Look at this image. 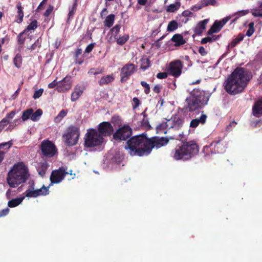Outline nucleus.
Here are the masks:
<instances>
[{
	"mask_svg": "<svg viewBox=\"0 0 262 262\" xmlns=\"http://www.w3.org/2000/svg\"><path fill=\"white\" fill-rule=\"evenodd\" d=\"M251 74L244 68H237L228 77L224 82L226 92L232 95H235L243 92L250 80Z\"/></svg>",
	"mask_w": 262,
	"mask_h": 262,
	"instance_id": "f257e3e1",
	"label": "nucleus"
},
{
	"mask_svg": "<svg viewBox=\"0 0 262 262\" xmlns=\"http://www.w3.org/2000/svg\"><path fill=\"white\" fill-rule=\"evenodd\" d=\"M150 139L143 135L135 136L126 142L125 149L132 156H147L151 152Z\"/></svg>",
	"mask_w": 262,
	"mask_h": 262,
	"instance_id": "f03ea898",
	"label": "nucleus"
},
{
	"mask_svg": "<svg viewBox=\"0 0 262 262\" xmlns=\"http://www.w3.org/2000/svg\"><path fill=\"white\" fill-rule=\"evenodd\" d=\"M209 96L205 91L194 89L185 100V109L190 112L200 111L208 103Z\"/></svg>",
	"mask_w": 262,
	"mask_h": 262,
	"instance_id": "7ed1b4c3",
	"label": "nucleus"
},
{
	"mask_svg": "<svg viewBox=\"0 0 262 262\" xmlns=\"http://www.w3.org/2000/svg\"><path fill=\"white\" fill-rule=\"evenodd\" d=\"M199 146L193 141L182 142L178 144L171 152L176 160H188L199 152Z\"/></svg>",
	"mask_w": 262,
	"mask_h": 262,
	"instance_id": "20e7f679",
	"label": "nucleus"
},
{
	"mask_svg": "<svg viewBox=\"0 0 262 262\" xmlns=\"http://www.w3.org/2000/svg\"><path fill=\"white\" fill-rule=\"evenodd\" d=\"M29 176L27 166L23 162H19L15 164L9 171L7 181L10 187L16 188L25 182Z\"/></svg>",
	"mask_w": 262,
	"mask_h": 262,
	"instance_id": "39448f33",
	"label": "nucleus"
},
{
	"mask_svg": "<svg viewBox=\"0 0 262 262\" xmlns=\"http://www.w3.org/2000/svg\"><path fill=\"white\" fill-rule=\"evenodd\" d=\"M104 142V138L96 129H87L84 137V145L87 147H94L101 145Z\"/></svg>",
	"mask_w": 262,
	"mask_h": 262,
	"instance_id": "423d86ee",
	"label": "nucleus"
},
{
	"mask_svg": "<svg viewBox=\"0 0 262 262\" xmlns=\"http://www.w3.org/2000/svg\"><path fill=\"white\" fill-rule=\"evenodd\" d=\"M79 137V128L75 126H70L63 135L62 139L66 145L72 146L77 144Z\"/></svg>",
	"mask_w": 262,
	"mask_h": 262,
	"instance_id": "0eeeda50",
	"label": "nucleus"
},
{
	"mask_svg": "<svg viewBox=\"0 0 262 262\" xmlns=\"http://www.w3.org/2000/svg\"><path fill=\"white\" fill-rule=\"evenodd\" d=\"M223 138L218 137L209 146H205L203 148V152L205 156L210 154H220L224 151L225 146L222 143Z\"/></svg>",
	"mask_w": 262,
	"mask_h": 262,
	"instance_id": "6e6552de",
	"label": "nucleus"
},
{
	"mask_svg": "<svg viewBox=\"0 0 262 262\" xmlns=\"http://www.w3.org/2000/svg\"><path fill=\"white\" fill-rule=\"evenodd\" d=\"M68 173L69 172L67 167L66 166H62L58 169L53 170L50 176L51 184L50 186L53 184H58L61 182Z\"/></svg>",
	"mask_w": 262,
	"mask_h": 262,
	"instance_id": "1a4fd4ad",
	"label": "nucleus"
},
{
	"mask_svg": "<svg viewBox=\"0 0 262 262\" xmlns=\"http://www.w3.org/2000/svg\"><path fill=\"white\" fill-rule=\"evenodd\" d=\"M137 67L133 63H128L125 64L120 70V81L121 82L126 81L136 71Z\"/></svg>",
	"mask_w": 262,
	"mask_h": 262,
	"instance_id": "9d476101",
	"label": "nucleus"
},
{
	"mask_svg": "<svg viewBox=\"0 0 262 262\" xmlns=\"http://www.w3.org/2000/svg\"><path fill=\"white\" fill-rule=\"evenodd\" d=\"M41 150L42 154L47 157H52L56 152L55 145L49 140L43 141L41 143Z\"/></svg>",
	"mask_w": 262,
	"mask_h": 262,
	"instance_id": "9b49d317",
	"label": "nucleus"
},
{
	"mask_svg": "<svg viewBox=\"0 0 262 262\" xmlns=\"http://www.w3.org/2000/svg\"><path fill=\"white\" fill-rule=\"evenodd\" d=\"M132 128L127 125H124L119 128L113 135L115 140H126L132 135Z\"/></svg>",
	"mask_w": 262,
	"mask_h": 262,
	"instance_id": "f8f14e48",
	"label": "nucleus"
},
{
	"mask_svg": "<svg viewBox=\"0 0 262 262\" xmlns=\"http://www.w3.org/2000/svg\"><path fill=\"white\" fill-rule=\"evenodd\" d=\"M194 119H192L190 123V127L195 128L199 124H204L206 121L207 116L203 111L195 112L194 117Z\"/></svg>",
	"mask_w": 262,
	"mask_h": 262,
	"instance_id": "ddd939ff",
	"label": "nucleus"
},
{
	"mask_svg": "<svg viewBox=\"0 0 262 262\" xmlns=\"http://www.w3.org/2000/svg\"><path fill=\"white\" fill-rule=\"evenodd\" d=\"M184 122V119L178 115H174L168 120L169 128L174 130L180 129L183 126Z\"/></svg>",
	"mask_w": 262,
	"mask_h": 262,
	"instance_id": "4468645a",
	"label": "nucleus"
},
{
	"mask_svg": "<svg viewBox=\"0 0 262 262\" xmlns=\"http://www.w3.org/2000/svg\"><path fill=\"white\" fill-rule=\"evenodd\" d=\"M72 85V80L71 76H67L62 80L58 81L56 90L59 92L64 93L71 89Z\"/></svg>",
	"mask_w": 262,
	"mask_h": 262,
	"instance_id": "2eb2a0df",
	"label": "nucleus"
},
{
	"mask_svg": "<svg viewBox=\"0 0 262 262\" xmlns=\"http://www.w3.org/2000/svg\"><path fill=\"white\" fill-rule=\"evenodd\" d=\"M182 67L181 61L175 60L170 63L168 71L171 75L177 77L181 74Z\"/></svg>",
	"mask_w": 262,
	"mask_h": 262,
	"instance_id": "dca6fc26",
	"label": "nucleus"
},
{
	"mask_svg": "<svg viewBox=\"0 0 262 262\" xmlns=\"http://www.w3.org/2000/svg\"><path fill=\"white\" fill-rule=\"evenodd\" d=\"M98 132L103 137L110 135L113 132V127L108 122H103L98 126Z\"/></svg>",
	"mask_w": 262,
	"mask_h": 262,
	"instance_id": "f3484780",
	"label": "nucleus"
},
{
	"mask_svg": "<svg viewBox=\"0 0 262 262\" xmlns=\"http://www.w3.org/2000/svg\"><path fill=\"white\" fill-rule=\"evenodd\" d=\"M146 110L147 108L141 114L137 115L134 119V121H135L136 120H139L140 122L139 125L145 129H149L151 126L149 124L147 116L145 113Z\"/></svg>",
	"mask_w": 262,
	"mask_h": 262,
	"instance_id": "a211bd4d",
	"label": "nucleus"
},
{
	"mask_svg": "<svg viewBox=\"0 0 262 262\" xmlns=\"http://www.w3.org/2000/svg\"><path fill=\"white\" fill-rule=\"evenodd\" d=\"M168 140L164 137L161 138H155L153 139H150V143L151 146V151L154 147L159 148L167 144Z\"/></svg>",
	"mask_w": 262,
	"mask_h": 262,
	"instance_id": "6ab92c4d",
	"label": "nucleus"
},
{
	"mask_svg": "<svg viewBox=\"0 0 262 262\" xmlns=\"http://www.w3.org/2000/svg\"><path fill=\"white\" fill-rule=\"evenodd\" d=\"M84 91V88L82 85L77 84L74 89V91L71 94V101L72 102L76 101L82 94Z\"/></svg>",
	"mask_w": 262,
	"mask_h": 262,
	"instance_id": "aec40b11",
	"label": "nucleus"
},
{
	"mask_svg": "<svg viewBox=\"0 0 262 262\" xmlns=\"http://www.w3.org/2000/svg\"><path fill=\"white\" fill-rule=\"evenodd\" d=\"M28 187L27 189L25 191V195L24 196H25V198L26 197L36 198L34 182L32 180L30 181L28 183Z\"/></svg>",
	"mask_w": 262,
	"mask_h": 262,
	"instance_id": "412c9836",
	"label": "nucleus"
},
{
	"mask_svg": "<svg viewBox=\"0 0 262 262\" xmlns=\"http://www.w3.org/2000/svg\"><path fill=\"white\" fill-rule=\"evenodd\" d=\"M36 167L38 174L41 177H43L45 175L46 171L49 167V164L47 162L43 161L37 163Z\"/></svg>",
	"mask_w": 262,
	"mask_h": 262,
	"instance_id": "4be33fe9",
	"label": "nucleus"
},
{
	"mask_svg": "<svg viewBox=\"0 0 262 262\" xmlns=\"http://www.w3.org/2000/svg\"><path fill=\"white\" fill-rule=\"evenodd\" d=\"M252 113L254 116L259 117L262 115V99L258 100L252 108Z\"/></svg>",
	"mask_w": 262,
	"mask_h": 262,
	"instance_id": "5701e85b",
	"label": "nucleus"
},
{
	"mask_svg": "<svg viewBox=\"0 0 262 262\" xmlns=\"http://www.w3.org/2000/svg\"><path fill=\"white\" fill-rule=\"evenodd\" d=\"M209 21L208 19H204L199 22L194 29V33L197 35H200L206 28V25Z\"/></svg>",
	"mask_w": 262,
	"mask_h": 262,
	"instance_id": "b1692460",
	"label": "nucleus"
},
{
	"mask_svg": "<svg viewBox=\"0 0 262 262\" xmlns=\"http://www.w3.org/2000/svg\"><path fill=\"white\" fill-rule=\"evenodd\" d=\"M123 159V156L122 154L119 151H116L114 154L113 155V157L111 158L112 162L117 165H120Z\"/></svg>",
	"mask_w": 262,
	"mask_h": 262,
	"instance_id": "393cba45",
	"label": "nucleus"
},
{
	"mask_svg": "<svg viewBox=\"0 0 262 262\" xmlns=\"http://www.w3.org/2000/svg\"><path fill=\"white\" fill-rule=\"evenodd\" d=\"M25 196H20L17 198L10 200L8 202V206L9 207L13 208L18 206L24 200Z\"/></svg>",
	"mask_w": 262,
	"mask_h": 262,
	"instance_id": "a878e982",
	"label": "nucleus"
},
{
	"mask_svg": "<svg viewBox=\"0 0 262 262\" xmlns=\"http://www.w3.org/2000/svg\"><path fill=\"white\" fill-rule=\"evenodd\" d=\"M181 3L179 0H176L174 4H171L167 6L166 10L167 12H174L177 11L180 7Z\"/></svg>",
	"mask_w": 262,
	"mask_h": 262,
	"instance_id": "bb28decb",
	"label": "nucleus"
},
{
	"mask_svg": "<svg viewBox=\"0 0 262 262\" xmlns=\"http://www.w3.org/2000/svg\"><path fill=\"white\" fill-rule=\"evenodd\" d=\"M50 185L48 187H45L43 185L40 188H35V192L36 195V198L39 196H44L49 194Z\"/></svg>",
	"mask_w": 262,
	"mask_h": 262,
	"instance_id": "cd10ccee",
	"label": "nucleus"
},
{
	"mask_svg": "<svg viewBox=\"0 0 262 262\" xmlns=\"http://www.w3.org/2000/svg\"><path fill=\"white\" fill-rule=\"evenodd\" d=\"M77 7V0H74V3L72 6L69 7L68 22L73 18V16L76 12Z\"/></svg>",
	"mask_w": 262,
	"mask_h": 262,
	"instance_id": "c85d7f7f",
	"label": "nucleus"
},
{
	"mask_svg": "<svg viewBox=\"0 0 262 262\" xmlns=\"http://www.w3.org/2000/svg\"><path fill=\"white\" fill-rule=\"evenodd\" d=\"M171 40L176 43V46L182 45L185 43V41L183 36L179 34H174L172 36Z\"/></svg>",
	"mask_w": 262,
	"mask_h": 262,
	"instance_id": "c756f323",
	"label": "nucleus"
},
{
	"mask_svg": "<svg viewBox=\"0 0 262 262\" xmlns=\"http://www.w3.org/2000/svg\"><path fill=\"white\" fill-rule=\"evenodd\" d=\"M114 80V77L113 75H107L106 76L102 77L98 83L100 85H103L104 84H107L112 82H113Z\"/></svg>",
	"mask_w": 262,
	"mask_h": 262,
	"instance_id": "7c9ffc66",
	"label": "nucleus"
},
{
	"mask_svg": "<svg viewBox=\"0 0 262 262\" xmlns=\"http://www.w3.org/2000/svg\"><path fill=\"white\" fill-rule=\"evenodd\" d=\"M167 127H169L168 124V120L166 122H163L157 126L156 129L157 133L166 134L167 131L165 130V129Z\"/></svg>",
	"mask_w": 262,
	"mask_h": 262,
	"instance_id": "2f4dec72",
	"label": "nucleus"
},
{
	"mask_svg": "<svg viewBox=\"0 0 262 262\" xmlns=\"http://www.w3.org/2000/svg\"><path fill=\"white\" fill-rule=\"evenodd\" d=\"M251 13L254 17H262V2L259 3L258 8L252 10Z\"/></svg>",
	"mask_w": 262,
	"mask_h": 262,
	"instance_id": "473e14b6",
	"label": "nucleus"
},
{
	"mask_svg": "<svg viewBox=\"0 0 262 262\" xmlns=\"http://www.w3.org/2000/svg\"><path fill=\"white\" fill-rule=\"evenodd\" d=\"M115 20V15L110 14L105 18L104 24L105 26L110 28L114 24Z\"/></svg>",
	"mask_w": 262,
	"mask_h": 262,
	"instance_id": "72a5a7b5",
	"label": "nucleus"
},
{
	"mask_svg": "<svg viewBox=\"0 0 262 262\" xmlns=\"http://www.w3.org/2000/svg\"><path fill=\"white\" fill-rule=\"evenodd\" d=\"M244 35L239 34L238 36L234 38L228 46V48H232L234 47L240 41L243 40Z\"/></svg>",
	"mask_w": 262,
	"mask_h": 262,
	"instance_id": "f704fd0d",
	"label": "nucleus"
},
{
	"mask_svg": "<svg viewBox=\"0 0 262 262\" xmlns=\"http://www.w3.org/2000/svg\"><path fill=\"white\" fill-rule=\"evenodd\" d=\"M17 19H16V21L18 23H20L23 21V17H24V13L23 11V7L21 6V3H19L17 4Z\"/></svg>",
	"mask_w": 262,
	"mask_h": 262,
	"instance_id": "c9c22d12",
	"label": "nucleus"
},
{
	"mask_svg": "<svg viewBox=\"0 0 262 262\" xmlns=\"http://www.w3.org/2000/svg\"><path fill=\"white\" fill-rule=\"evenodd\" d=\"M249 12H250V11L248 9L241 10V11H238L235 12L233 15H232V16H235V18L232 20V23H234L238 18H239L241 16L246 15V14H248Z\"/></svg>",
	"mask_w": 262,
	"mask_h": 262,
	"instance_id": "e433bc0d",
	"label": "nucleus"
},
{
	"mask_svg": "<svg viewBox=\"0 0 262 262\" xmlns=\"http://www.w3.org/2000/svg\"><path fill=\"white\" fill-rule=\"evenodd\" d=\"M221 24H217L216 25H215V21L213 25L211 27V28L208 30V34L209 35H211L214 33H217L219 32L221 28L223 27L221 26Z\"/></svg>",
	"mask_w": 262,
	"mask_h": 262,
	"instance_id": "4c0bfd02",
	"label": "nucleus"
},
{
	"mask_svg": "<svg viewBox=\"0 0 262 262\" xmlns=\"http://www.w3.org/2000/svg\"><path fill=\"white\" fill-rule=\"evenodd\" d=\"M42 114L41 110L38 109L34 113L31 114V120L33 121H36L39 120Z\"/></svg>",
	"mask_w": 262,
	"mask_h": 262,
	"instance_id": "58836bf2",
	"label": "nucleus"
},
{
	"mask_svg": "<svg viewBox=\"0 0 262 262\" xmlns=\"http://www.w3.org/2000/svg\"><path fill=\"white\" fill-rule=\"evenodd\" d=\"M13 63L15 66L19 68L21 66L22 64V58L21 56L19 54H17L13 59Z\"/></svg>",
	"mask_w": 262,
	"mask_h": 262,
	"instance_id": "ea45409f",
	"label": "nucleus"
},
{
	"mask_svg": "<svg viewBox=\"0 0 262 262\" xmlns=\"http://www.w3.org/2000/svg\"><path fill=\"white\" fill-rule=\"evenodd\" d=\"M32 113L33 110L32 108L28 109L24 111L21 116L23 121H25L29 118L31 119V114H32Z\"/></svg>",
	"mask_w": 262,
	"mask_h": 262,
	"instance_id": "a19ab883",
	"label": "nucleus"
},
{
	"mask_svg": "<svg viewBox=\"0 0 262 262\" xmlns=\"http://www.w3.org/2000/svg\"><path fill=\"white\" fill-rule=\"evenodd\" d=\"M178 27V23L175 20L170 21L167 26V31L169 32H172L176 30Z\"/></svg>",
	"mask_w": 262,
	"mask_h": 262,
	"instance_id": "79ce46f5",
	"label": "nucleus"
},
{
	"mask_svg": "<svg viewBox=\"0 0 262 262\" xmlns=\"http://www.w3.org/2000/svg\"><path fill=\"white\" fill-rule=\"evenodd\" d=\"M129 35L127 34H124L123 36L119 38L116 37L115 39L116 40L118 45L122 46L127 41Z\"/></svg>",
	"mask_w": 262,
	"mask_h": 262,
	"instance_id": "37998d69",
	"label": "nucleus"
},
{
	"mask_svg": "<svg viewBox=\"0 0 262 262\" xmlns=\"http://www.w3.org/2000/svg\"><path fill=\"white\" fill-rule=\"evenodd\" d=\"M37 27V21L36 20H33L24 31V32L27 33L28 31L34 30Z\"/></svg>",
	"mask_w": 262,
	"mask_h": 262,
	"instance_id": "c03bdc74",
	"label": "nucleus"
},
{
	"mask_svg": "<svg viewBox=\"0 0 262 262\" xmlns=\"http://www.w3.org/2000/svg\"><path fill=\"white\" fill-rule=\"evenodd\" d=\"M67 114V111L61 110L58 115L55 118L56 122H59Z\"/></svg>",
	"mask_w": 262,
	"mask_h": 262,
	"instance_id": "a18cd8bd",
	"label": "nucleus"
},
{
	"mask_svg": "<svg viewBox=\"0 0 262 262\" xmlns=\"http://www.w3.org/2000/svg\"><path fill=\"white\" fill-rule=\"evenodd\" d=\"M120 28L121 26L120 25H116L111 30L112 36H113L115 39L117 37V35L119 33Z\"/></svg>",
	"mask_w": 262,
	"mask_h": 262,
	"instance_id": "49530a36",
	"label": "nucleus"
},
{
	"mask_svg": "<svg viewBox=\"0 0 262 262\" xmlns=\"http://www.w3.org/2000/svg\"><path fill=\"white\" fill-rule=\"evenodd\" d=\"M150 66V61L147 58H143L141 59V68L143 70H146Z\"/></svg>",
	"mask_w": 262,
	"mask_h": 262,
	"instance_id": "de8ad7c7",
	"label": "nucleus"
},
{
	"mask_svg": "<svg viewBox=\"0 0 262 262\" xmlns=\"http://www.w3.org/2000/svg\"><path fill=\"white\" fill-rule=\"evenodd\" d=\"M254 26V23L253 22H251L249 24V25H248L249 29L246 32L247 36L250 37L253 34V33L254 32V31H255Z\"/></svg>",
	"mask_w": 262,
	"mask_h": 262,
	"instance_id": "09e8293b",
	"label": "nucleus"
},
{
	"mask_svg": "<svg viewBox=\"0 0 262 262\" xmlns=\"http://www.w3.org/2000/svg\"><path fill=\"white\" fill-rule=\"evenodd\" d=\"M217 39V37H215L214 36H208L205 38H203L201 40V43L202 44H205L207 42H211L213 41H214Z\"/></svg>",
	"mask_w": 262,
	"mask_h": 262,
	"instance_id": "8fccbe9b",
	"label": "nucleus"
},
{
	"mask_svg": "<svg viewBox=\"0 0 262 262\" xmlns=\"http://www.w3.org/2000/svg\"><path fill=\"white\" fill-rule=\"evenodd\" d=\"M103 69L102 68L101 69H95L92 68L88 72V74H93V75H98L101 74L103 72Z\"/></svg>",
	"mask_w": 262,
	"mask_h": 262,
	"instance_id": "3c124183",
	"label": "nucleus"
},
{
	"mask_svg": "<svg viewBox=\"0 0 262 262\" xmlns=\"http://www.w3.org/2000/svg\"><path fill=\"white\" fill-rule=\"evenodd\" d=\"M12 141L0 144V149H8L12 145Z\"/></svg>",
	"mask_w": 262,
	"mask_h": 262,
	"instance_id": "603ef678",
	"label": "nucleus"
},
{
	"mask_svg": "<svg viewBox=\"0 0 262 262\" xmlns=\"http://www.w3.org/2000/svg\"><path fill=\"white\" fill-rule=\"evenodd\" d=\"M232 17L231 16H227L223 19H222L221 21L215 20V25H216L217 24H221V26L223 27L227 23V21Z\"/></svg>",
	"mask_w": 262,
	"mask_h": 262,
	"instance_id": "864d4df0",
	"label": "nucleus"
},
{
	"mask_svg": "<svg viewBox=\"0 0 262 262\" xmlns=\"http://www.w3.org/2000/svg\"><path fill=\"white\" fill-rule=\"evenodd\" d=\"M43 92V89H40L38 90L35 91L34 93V95L33 96V98L34 99L39 98L42 95Z\"/></svg>",
	"mask_w": 262,
	"mask_h": 262,
	"instance_id": "5fc2aeb1",
	"label": "nucleus"
},
{
	"mask_svg": "<svg viewBox=\"0 0 262 262\" xmlns=\"http://www.w3.org/2000/svg\"><path fill=\"white\" fill-rule=\"evenodd\" d=\"M41 46V41L39 38L37 39V40L33 44L30 48H28V49L31 50H34L36 49L37 48H39Z\"/></svg>",
	"mask_w": 262,
	"mask_h": 262,
	"instance_id": "6e6d98bb",
	"label": "nucleus"
},
{
	"mask_svg": "<svg viewBox=\"0 0 262 262\" xmlns=\"http://www.w3.org/2000/svg\"><path fill=\"white\" fill-rule=\"evenodd\" d=\"M141 85L145 88L144 92L145 94H148L150 92V87L148 83L145 81L141 82Z\"/></svg>",
	"mask_w": 262,
	"mask_h": 262,
	"instance_id": "4d7b16f0",
	"label": "nucleus"
},
{
	"mask_svg": "<svg viewBox=\"0 0 262 262\" xmlns=\"http://www.w3.org/2000/svg\"><path fill=\"white\" fill-rule=\"evenodd\" d=\"M133 107L134 109L138 107L140 104V101L137 97H134L133 99Z\"/></svg>",
	"mask_w": 262,
	"mask_h": 262,
	"instance_id": "13d9d810",
	"label": "nucleus"
},
{
	"mask_svg": "<svg viewBox=\"0 0 262 262\" xmlns=\"http://www.w3.org/2000/svg\"><path fill=\"white\" fill-rule=\"evenodd\" d=\"M236 123L234 121L230 122L229 124H228L226 128V131L230 132L232 130V128L235 126Z\"/></svg>",
	"mask_w": 262,
	"mask_h": 262,
	"instance_id": "bf43d9fd",
	"label": "nucleus"
},
{
	"mask_svg": "<svg viewBox=\"0 0 262 262\" xmlns=\"http://www.w3.org/2000/svg\"><path fill=\"white\" fill-rule=\"evenodd\" d=\"M95 45V43H91L89 44L86 48L85 50V52L87 53H90L92 50L93 49L94 46Z\"/></svg>",
	"mask_w": 262,
	"mask_h": 262,
	"instance_id": "052dcab7",
	"label": "nucleus"
},
{
	"mask_svg": "<svg viewBox=\"0 0 262 262\" xmlns=\"http://www.w3.org/2000/svg\"><path fill=\"white\" fill-rule=\"evenodd\" d=\"M167 73L166 72H160L157 75V77L159 79H162L166 78L167 77Z\"/></svg>",
	"mask_w": 262,
	"mask_h": 262,
	"instance_id": "680f3d73",
	"label": "nucleus"
},
{
	"mask_svg": "<svg viewBox=\"0 0 262 262\" xmlns=\"http://www.w3.org/2000/svg\"><path fill=\"white\" fill-rule=\"evenodd\" d=\"M58 82H57L56 81V80H54L53 81H52V82L48 84V88L49 89H53L55 87L57 88V87H58Z\"/></svg>",
	"mask_w": 262,
	"mask_h": 262,
	"instance_id": "e2e57ef3",
	"label": "nucleus"
},
{
	"mask_svg": "<svg viewBox=\"0 0 262 262\" xmlns=\"http://www.w3.org/2000/svg\"><path fill=\"white\" fill-rule=\"evenodd\" d=\"M9 123V120L6 118L5 117L3 118L0 122V125L3 126V128Z\"/></svg>",
	"mask_w": 262,
	"mask_h": 262,
	"instance_id": "0e129e2a",
	"label": "nucleus"
},
{
	"mask_svg": "<svg viewBox=\"0 0 262 262\" xmlns=\"http://www.w3.org/2000/svg\"><path fill=\"white\" fill-rule=\"evenodd\" d=\"M9 212V209L8 208H6L5 209L2 210L0 211V217L6 216L7 214H8Z\"/></svg>",
	"mask_w": 262,
	"mask_h": 262,
	"instance_id": "69168bd1",
	"label": "nucleus"
},
{
	"mask_svg": "<svg viewBox=\"0 0 262 262\" xmlns=\"http://www.w3.org/2000/svg\"><path fill=\"white\" fill-rule=\"evenodd\" d=\"M16 112L15 111H11L10 113L8 114L6 117L9 120L13 118L15 115Z\"/></svg>",
	"mask_w": 262,
	"mask_h": 262,
	"instance_id": "338daca9",
	"label": "nucleus"
},
{
	"mask_svg": "<svg viewBox=\"0 0 262 262\" xmlns=\"http://www.w3.org/2000/svg\"><path fill=\"white\" fill-rule=\"evenodd\" d=\"M192 13L189 10H185L182 13V15L185 17H190L192 15Z\"/></svg>",
	"mask_w": 262,
	"mask_h": 262,
	"instance_id": "774afa93",
	"label": "nucleus"
}]
</instances>
